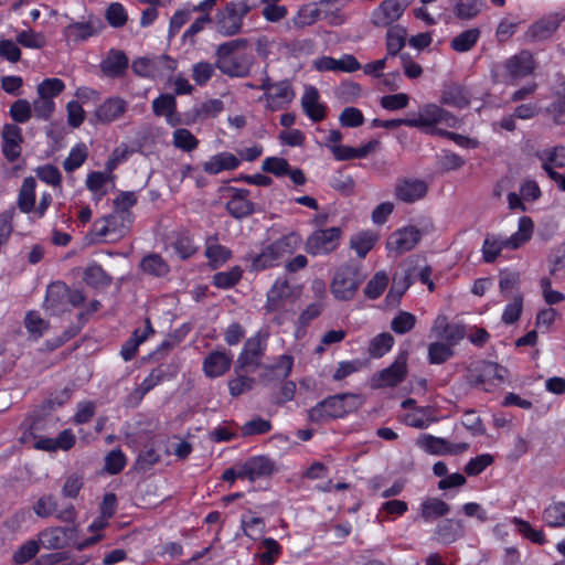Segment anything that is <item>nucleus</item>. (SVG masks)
Segmentation results:
<instances>
[{"mask_svg": "<svg viewBox=\"0 0 565 565\" xmlns=\"http://www.w3.org/2000/svg\"><path fill=\"white\" fill-rule=\"evenodd\" d=\"M363 279L364 277L359 266L344 264L334 273L330 285L331 294L337 300L350 301L355 297Z\"/></svg>", "mask_w": 565, "mask_h": 565, "instance_id": "5", "label": "nucleus"}, {"mask_svg": "<svg viewBox=\"0 0 565 565\" xmlns=\"http://www.w3.org/2000/svg\"><path fill=\"white\" fill-rule=\"evenodd\" d=\"M241 166L238 159L232 152L223 151L212 156L209 160L203 162V170L207 174L216 175L223 171H233Z\"/></svg>", "mask_w": 565, "mask_h": 565, "instance_id": "28", "label": "nucleus"}, {"mask_svg": "<svg viewBox=\"0 0 565 565\" xmlns=\"http://www.w3.org/2000/svg\"><path fill=\"white\" fill-rule=\"evenodd\" d=\"M204 256L207 258L209 267L216 270L232 258L233 253L228 247L218 243L216 235H212L206 238Z\"/></svg>", "mask_w": 565, "mask_h": 565, "instance_id": "25", "label": "nucleus"}, {"mask_svg": "<svg viewBox=\"0 0 565 565\" xmlns=\"http://www.w3.org/2000/svg\"><path fill=\"white\" fill-rule=\"evenodd\" d=\"M423 448L431 455H452L457 456L468 450V443H451L445 438L426 435L422 441Z\"/></svg>", "mask_w": 565, "mask_h": 565, "instance_id": "18", "label": "nucleus"}, {"mask_svg": "<svg viewBox=\"0 0 565 565\" xmlns=\"http://www.w3.org/2000/svg\"><path fill=\"white\" fill-rule=\"evenodd\" d=\"M250 7L246 0H232L216 13L215 28L223 36H234L242 31L244 18Z\"/></svg>", "mask_w": 565, "mask_h": 565, "instance_id": "6", "label": "nucleus"}, {"mask_svg": "<svg viewBox=\"0 0 565 565\" xmlns=\"http://www.w3.org/2000/svg\"><path fill=\"white\" fill-rule=\"evenodd\" d=\"M406 40L407 30L405 26L395 24L387 28L385 35L386 57L398 55L405 46Z\"/></svg>", "mask_w": 565, "mask_h": 565, "instance_id": "38", "label": "nucleus"}, {"mask_svg": "<svg viewBox=\"0 0 565 565\" xmlns=\"http://www.w3.org/2000/svg\"><path fill=\"white\" fill-rule=\"evenodd\" d=\"M543 521L550 527L565 525V503L555 502L550 504L543 512Z\"/></svg>", "mask_w": 565, "mask_h": 565, "instance_id": "57", "label": "nucleus"}, {"mask_svg": "<svg viewBox=\"0 0 565 565\" xmlns=\"http://www.w3.org/2000/svg\"><path fill=\"white\" fill-rule=\"evenodd\" d=\"M232 196L226 202V211L236 220H243L255 212V204L248 199L249 190L239 188H230Z\"/></svg>", "mask_w": 565, "mask_h": 565, "instance_id": "16", "label": "nucleus"}, {"mask_svg": "<svg viewBox=\"0 0 565 565\" xmlns=\"http://www.w3.org/2000/svg\"><path fill=\"white\" fill-rule=\"evenodd\" d=\"M41 544L49 550H57L64 547L65 530L62 527H51L40 533Z\"/></svg>", "mask_w": 565, "mask_h": 565, "instance_id": "55", "label": "nucleus"}, {"mask_svg": "<svg viewBox=\"0 0 565 565\" xmlns=\"http://www.w3.org/2000/svg\"><path fill=\"white\" fill-rule=\"evenodd\" d=\"M243 274L244 270L238 265L233 266L227 271H216L212 276V285L217 289H232L241 281Z\"/></svg>", "mask_w": 565, "mask_h": 565, "instance_id": "44", "label": "nucleus"}, {"mask_svg": "<svg viewBox=\"0 0 565 565\" xmlns=\"http://www.w3.org/2000/svg\"><path fill=\"white\" fill-rule=\"evenodd\" d=\"M271 429L273 425L270 420L264 419L260 416H255L241 427V434L243 437H250L256 435H265Z\"/></svg>", "mask_w": 565, "mask_h": 565, "instance_id": "62", "label": "nucleus"}, {"mask_svg": "<svg viewBox=\"0 0 565 565\" xmlns=\"http://www.w3.org/2000/svg\"><path fill=\"white\" fill-rule=\"evenodd\" d=\"M388 282V275L384 270L376 271L364 287V297L369 300L379 299L386 290Z\"/></svg>", "mask_w": 565, "mask_h": 565, "instance_id": "47", "label": "nucleus"}, {"mask_svg": "<svg viewBox=\"0 0 565 565\" xmlns=\"http://www.w3.org/2000/svg\"><path fill=\"white\" fill-rule=\"evenodd\" d=\"M450 505L439 498H428L420 503L419 515L425 522H433L446 516Z\"/></svg>", "mask_w": 565, "mask_h": 565, "instance_id": "35", "label": "nucleus"}, {"mask_svg": "<svg viewBox=\"0 0 565 565\" xmlns=\"http://www.w3.org/2000/svg\"><path fill=\"white\" fill-rule=\"evenodd\" d=\"M439 102L445 106L463 109L469 106L470 96L465 87L460 85H450L441 92Z\"/></svg>", "mask_w": 565, "mask_h": 565, "instance_id": "33", "label": "nucleus"}, {"mask_svg": "<svg viewBox=\"0 0 565 565\" xmlns=\"http://www.w3.org/2000/svg\"><path fill=\"white\" fill-rule=\"evenodd\" d=\"M50 424L51 419L45 416L40 414L30 415L20 425V441L22 444H28L32 440L36 443L41 438H49L46 434L49 433Z\"/></svg>", "mask_w": 565, "mask_h": 565, "instance_id": "15", "label": "nucleus"}, {"mask_svg": "<svg viewBox=\"0 0 565 565\" xmlns=\"http://www.w3.org/2000/svg\"><path fill=\"white\" fill-rule=\"evenodd\" d=\"M509 371L505 366L481 360L470 365L467 373V382L473 387H480L484 392H493L507 381Z\"/></svg>", "mask_w": 565, "mask_h": 565, "instance_id": "3", "label": "nucleus"}, {"mask_svg": "<svg viewBox=\"0 0 565 565\" xmlns=\"http://www.w3.org/2000/svg\"><path fill=\"white\" fill-rule=\"evenodd\" d=\"M36 199V181L33 177L23 179L18 193V207L22 213L29 214L34 210Z\"/></svg>", "mask_w": 565, "mask_h": 565, "instance_id": "36", "label": "nucleus"}, {"mask_svg": "<svg viewBox=\"0 0 565 565\" xmlns=\"http://www.w3.org/2000/svg\"><path fill=\"white\" fill-rule=\"evenodd\" d=\"M232 365V355L224 351H212L203 360L202 370L210 379L225 374Z\"/></svg>", "mask_w": 565, "mask_h": 565, "instance_id": "24", "label": "nucleus"}, {"mask_svg": "<svg viewBox=\"0 0 565 565\" xmlns=\"http://www.w3.org/2000/svg\"><path fill=\"white\" fill-rule=\"evenodd\" d=\"M536 62L533 54L527 50H522L507 58L503 63V70L511 83L519 82L532 75L535 71Z\"/></svg>", "mask_w": 565, "mask_h": 565, "instance_id": "10", "label": "nucleus"}, {"mask_svg": "<svg viewBox=\"0 0 565 565\" xmlns=\"http://www.w3.org/2000/svg\"><path fill=\"white\" fill-rule=\"evenodd\" d=\"M411 127L417 128L429 136H438L437 131L443 130L438 125L443 124L448 128H457L459 119L440 105L427 103L419 107L416 116L411 117Z\"/></svg>", "mask_w": 565, "mask_h": 565, "instance_id": "2", "label": "nucleus"}, {"mask_svg": "<svg viewBox=\"0 0 565 565\" xmlns=\"http://www.w3.org/2000/svg\"><path fill=\"white\" fill-rule=\"evenodd\" d=\"M413 0H383L372 11L371 23L376 28H391L401 19Z\"/></svg>", "mask_w": 565, "mask_h": 565, "instance_id": "9", "label": "nucleus"}, {"mask_svg": "<svg viewBox=\"0 0 565 565\" xmlns=\"http://www.w3.org/2000/svg\"><path fill=\"white\" fill-rule=\"evenodd\" d=\"M22 142V129L15 124H6L1 132V152L9 162L20 158Z\"/></svg>", "mask_w": 565, "mask_h": 565, "instance_id": "14", "label": "nucleus"}, {"mask_svg": "<svg viewBox=\"0 0 565 565\" xmlns=\"http://www.w3.org/2000/svg\"><path fill=\"white\" fill-rule=\"evenodd\" d=\"M407 352H401L395 361L380 371L379 381L383 386H396L405 380L407 373Z\"/></svg>", "mask_w": 565, "mask_h": 565, "instance_id": "21", "label": "nucleus"}, {"mask_svg": "<svg viewBox=\"0 0 565 565\" xmlns=\"http://www.w3.org/2000/svg\"><path fill=\"white\" fill-rule=\"evenodd\" d=\"M562 21L563 18L557 13L543 18L530 26V33L537 40L547 39L559 28Z\"/></svg>", "mask_w": 565, "mask_h": 565, "instance_id": "41", "label": "nucleus"}, {"mask_svg": "<svg viewBox=\"0 0 565 565\" xmlns=\"http://www.w3.org/2000/svg\"><path fill=\"white\" fill-rule=\"evenodd\" d=\"M88 157V150L85 143L81 142L71 148L68 156L63 162L66 172H74L79 169Z\"/></svg>", "mask_w": 565, "mask_h": 565, "instance_id": "51", "label": "nucleus"}, {"mask_svg": "<svg viewBox=\"0 0 565 565\" xmlns=\"http://www.w3.org/2000/svg\"><path fill=\"white\" fill-rule=\"evenodd\" d=\"M105 20L114 29L122 28L128 21V12L122 3L111 2L105 10Z\"/></svg>", "mask_w": 565, "mask_h": 565, "instance_id": "54", "label": "nucleus"}, {"mask_svg": "<svg viewBox=\"0 0 565 565\" xmlns=\"http://www.w3.org/2000/svg\"><path fill=\"white\" fill-rule=\"evenodd\" d=\"M172 246L181 259H189L198 250L194 239L189 233L178 234Z\"/></svg>", "mask_w": 565, "mask_h": 565, "instance_id": "63", "label": "nucleus"}, {"mask_svg": "<svg viewBox=\"0 0 565 565\" xmlns=\"http://www.w3.org/2000/svg\"><path fill=\"white\" fill-rule=\"evenodd\" d=\"M246 260L250 262L249 271H263L269 268H273L279 265V259L276 257L274 249H271L270 244L267 245L260 253L258 254H249L246 257Z\"/></svg>", "mask_w": 565, "mask_h": 565, "instance_id": "40", "label": "nucleus"}, {"mask_svg": "<svg viewBox=\"0 0 565 565\" xmlns=\"http://www.w3.org/2000/svg\"><path fill=\"white\" fill-rule=\"evenodd\" d=\"M241 526L246 536L252 540H258L265 532V521L260 516H241Z\"/></svg>", "mask_w": 565, "mask_h": 565, "instance_id": "60", "label": "nucleus"}, {"mask_svg": "<svg viewBox=\"0 0 565 565\" xmlns=\"http://www.w3.org/2000/svg\"><path fill=\"white\" fill-rule=\"evenodd\" d=\"M504 248L507 247L502 236L487 234L481 247L482 260L487 264L494 263Z\"/></svg>", "mask_w": 565, "mask_h": 565, "instance_id": "45", "label": "nucleus"}, {"mask_svg": "<svg viewBox=\"0 0 565 565\" xmlns=\"http://www.w3.org/2000/svg\"><path fill=\"white\" fill-rule=\"evenodd\" d=\"M247 45L248 40L243 38L218 44L214 53L217 70L228 77H246L252 68V56L238 51Z\"/></svg>", "mask_w": 565, "mask_h": 565, "instance_id": "1", "label": "nucleus"}, {"mask_svg": "<svg viewBox=\"0 0 565 565\" xmlns=\"http://www.w3.org/2000/svg\"><path fill=\"white\" fill-rule=\"evenodd\" d=\"M428 192L427 184L417 179L404 180L395 188L396 198L405 203H414L426 196Z\"/></svg>", "mask_w": 565, "mask_h": 565, "instance_id": "26", "label": "nucleus"}, {"mask_svg": "<svg viewBox=\"0 0 565 565\" xmlns=\"http://www.w3.org/2000/svg\"><path fill=\"white\" fill-rule=\"evenodd\" d=\"M265 350L266 339L263 340L259 332L248 338L244 343L243 350L238 354L235 372L238 373L239 371H244L250 365L257 366Z\"/></svg>", "mask_w": 565, "mask_h": 565, "instance_id": "11", "label": "nucleus"}, {"mask_svg": "<svg viewBox=\"0 0 565 565\" xmlns=\"http://www.w3.org/2000/svg\"><path fill=\"white\" fill-rule=\"evenodd\" d=\"M480 39V30L471 28L462 31L450 41V47L458 53H466L470 51Z\"/></svg>", "mask_w": 565, "mask_h": 565, "instance_id": "46", "label": "nucleus"}, {"mask_svg": "<svg viewBox=\"0 0 565 565\" xmlns=\"http://www.w3.org/2000/svg\"><path fill=\"white\" fill-rule=\"evenodd\" d=\"M301 245V236L296 232H290L282 235L280 238L270 243L271 249H274L276 257L280 260L286 255L295 253Z\"/></svg>", "mask_w": 565, "mask_h": 565, "instance_id": "43", "label": "nucleus"}, {"mask_svg": "<svg viewBox=\"0 0 565 565\" xmlns=\"http://www.w3.org/2000/svg\"><path fill=\"white\" fill-rule=\"evenodd\" d=\"M301 107L313 122L322 121L327 116V106L320 103V95L315 86H307L301 97Z\"/></svg>", "mask_w": 565, "mask_h": 565, "instance_id": "20", "label": "nucleus"}, {"mask_svg": "<svg viewBox=\"0 0 565 565\" xmlns=\"http://www.w3.org/2000/svg\"><path fill=\"white\" fill-rule=\"evenodd\" d=\"M138 198L134 191H120L113 201L114 210L125 215L127 218L134 220L131 209L137 204Z\"/></svg>", "mask_w": 565, "mask_h": 565, "instance_id": "50", "label": "nucleus"}, {"mask_svg": "<svg viewBox=\"0 0 565 565\" xmlns=\"http://www.w3.org/2000/svg\"><path fill=\"white\" fill-rule=\"evenodd\" d=\"M422 233L415 226H405L393 232L387 242L386 247L390 252L397 255L412 250L420 241Z\"/></svg>", "mask_w": 565, "mask_h": 565, "instance_id": "12", "label": "nucleus"}, {"mask_svg": "<svg viewBox=\"0 0 565 565\" xmlns=\"http://www.w3.org/2000/svg\"><path fill=\"white\" fill-rule=\"evenodd\" d=\"M395 343L394 337L388 332L375 335L369 344L367 352L374 359H380L390 352Z\"/></svg>", "mask_w": 565, "mask_h": 565, "instance_id": "49", "label": "nucleus"}, {"mask_svg": "<svg viewBox=\"0 0 565 565\" xmlns=\"http://www.w3.org/2000/svg\"><path fill=\"white\" fill-rule=\"evenodd\" d=\"M416 316L408 311H398L391 321V330L396 334H405L416 326Z\"/></svg>", "mask_w": 565, "mask_h": 565, "instance_id": "58", "label": "nucleus"}, {"mask_svg": "<svg viewBox=\"0 0 565 565\" xmlns=\"http://www.w3.org/2000/svg\"><path fill=\"white\" fill-rule=\"evenodd\" d=\"M129 104L119 96L107 97L94 111L97 122L109 125L121 118L128 111Z\"/></svg>", "mask_w": 565, "mask_h": 565, "instance_id": "13", "label": "nucleus"}, {"mask_svg": "<svg viewBox=\"0 0 565 565\" xmlns=\"http://www.w3.org/2000/svg\"><path fill=\"white\" fill-rule=\"evenodd\" d=\"M96 22L98 25H95V22L92 20L85 22H72L64 28L63 35L68 42H85L89 38L99 34L103 25L99 20H96Z\"/></svg>", "mask_w": 565, "mask_h": 565, "instance_id": "23", "label": "nucleus"}, {"mask_svg": "<svg viewBox=\"0 0 565 565\" xmlns=\"http://www.w3.org/2000/svg\"><path fill=\"white\" fill-rule=\"evenodd\" d=\"M86 297L79 289H72L63 281H54L46 288L44 306L52 315H60L73 308L81 307Z\"/></svg>", "mask_w": 565, "mask_h": 565, "instance_id": "4", "label": "nucleus"}, {"mask_svg": "<svg viewBox=\"0 0 565 565\" xmlns=\"http://www.w3.org/2000/svg\"><path fill=\"white\" fill-rule=\"evenodd\" d=\"M465 533L466 526L463 521L451 518H444L434 530V536L444 545L457 542L465 536Z\"/></svg>", "mask_w": 565, "mask_h": 565, "instance_id": "17", "label": "nucleus"}, {"mask_svg": "<svg viewBox=\"0 0 565 565\" xmlns=\"http://www.w3.org/2000/svg\"><path fill=\"white\" fill-rule=\"evenodd\" d=\"M341 236L342 231L338 226L316 230L308 236L305 249L311 256L329 255L339 247Z\"/></svg>", "mask_w": 565, "mask_h": 565, "instance_id": "7", "label": "nucleus"}, {"mask_svg": "<svg viewBox=\"0 0 565 565\" xmlns=\"http://www.w3.org/2000/svg\"><path fill=\"white\" fill-rule=\"evenodd\" d=\"M409 287V281L403 280L396 273L393 277L392 286L385 296V305L390 308L398 307Z\"/></svg>", "mask_w": 565, "mask_h": 565, "instance_id": "52", "label": "nucleus"}, {"mask_svg": "<svg viewBox=\"0 0 565 565\" xmlns=\"http://www.w3.org/2000/svg\"><path fill=\"white\" fill-rule=\"evenodd\" d=\"M486 7V0H456L452 7L455 17L462 21L475 19Z\"/></svg>", "mask_w": 565, "mask_h": 565, "instance_id": "42", "label": "nucleus"}, {"mask_svg": "<svg viewBox=\"0 0 565 565\" xmlns=\"http://www.w3.org/2000/svg\"><path fill=\"white\" fill-rule=\"evenodd\" d=\"M127 465V458L124 451L119 448L110 450L105 457L104 470L108 475L120 473Z\"/></svg>", "mask_w": 565, "mask_h": 565, "instance_id": "64", "label": "nucleus"}, {"mask_svg": "<svg viewBox=\"0 0 565 565\" xmlns=\"http://www.w3.org/2000/svg\"><path fill=\"white\" fill-rule=\"evenodd\" d=\"M84 282L94 289H105L113 282V278L100 264L93 263L83 271Z\"/></svg>", "mask_w": 565, "mask_h": 565, "instance_id": "34", "label": "nucleus"}, {"mask_svg": "<svg viewBox=\"0 0 565 565\" xmlns=\"http://www.w3.org/2000/svg\"><path fill=\"white\" fill-rule=\"evenodd\" d=\"M350 394L342 393L333 396H328L317 403L308 412V418L313 423H321L332 418H342L347 415L344 401Z\"/></svg>", "mask_w": 565, "mask_h": 565, "instance_id": "8", "label": "nucleus"}, {"mask_svg": "<svg viewBox=\"0 0 565 565\" xmlns=\"http://www.w3.org/2000/svg\"><path fill=\"white\" fill-rule=\"evenodd\" d=\"M166 376L167 367L164 365L161 364L153 367L143 381L135 388L131 396H136L138 402L142 401L150 391L164 381Z\"/></svg>", "mask_w": 565, "mask_h": 565, "instance_id": "37", "label": "nucleus"}, {"mask_svg": "<svg viewBox=\"0 0 565 565\" xmlns=\"http://www.w3.org/2000/svg\"><path fill=\"white\" fill-rule=\"evenodd\" d=\"M380 236L376 232L370 230L360 231L351 236L350 248L355 252L359 258L363 259L374 248Z\"/></svg>", "mask_w": 565, "mask_h": 565, "instance_id": "32", "label": "nucleus"}, {"mask_svg": "<svg viewBox=\"0 0 565 565\" xmlns=\"http://www.w3.org/2000/svg\"><path fill=\"white\" fill-rule=\"evenodd\" d=\"M76 443L75 435L71 429L62 430L56 438H41L34 443L33 447L38 450L56 451L58 449L67 451Z\"/></svg>", "mask_w": 565, "mask_h": 565, "instance_id": "30", "label": "nucleus"}, {"mask_svg": "<svg viewBox=\"0 0 565 565\" xmlns=\"http://www.w3.org/2000/svg\"><path fill=\"white\" fill-rule=\"evenodd\" d=\"M349 1L350 0H319L316 3L321 19L329 25L339 26L347 21L343 8Z\"/></svg>", "mask_w": 565, "mask_h": 565, "instance_id": "22", "label": "nucleus"}, {"mask_svg": "<svg viewBox=\"0 0 565 565\" xmlns=\"http://www.w3.org/2000/svg\"><path fill=\"white\" fill-rule=\"evenodd\" d=\"M129 66V60L121 50L110 49L107 56L102 60L99 67L102 73L109 78H120L125 76Z\"/></svg>", "mask_w": 565, "mask_h": 565, "instance_id": "19", "label": "nucleus"}, {"mask_svg": "<svg viewBox=\"0 0 565 565\" xmlns=\"http://www.w3.org/2000/svg\"><path fill=\"white\" fill-rule=\"evenodd\" d=\"M274 87L266 98V107L273 111L286 108L295 97L292 86L287 79L276 82Z\"/></svg>", "mask_w": 565, "mask_h": 565, "instance_id": "27", "label": "nucleus"}, {"mask_svg": "<svg viewBox=\"0 0 565 565\" xmlns=\"http://www.w3.org/2000/svg\"><path fill=\"white\" fill-rule=\"evenodd\" d=\"M242 466L243 475L250 481L268 477L275 470L274 461L266 456L250 457Z\"/></svg>", "mask_w": 565, "mask_h": 565, "instance_id": "29", "label": "nucleus"}, {"mask_svg": "<svg viewBox=\"0 0 565 565\" xmlns=\"http://www.w3.org/2000/svg\"><path fill=\"white\" fill-rule=\"evenodd\" d=\"M142 271L156 277H163L170 271L169 264L159 254L146 255L140 263Z\"/></svg>", "mask_w": 565, "mask_h": 565, "instance_id": "48", "label": "nucleus"}, {"mask_svg": "<svg viewBox=\"0 0 565 565\" xmlns=\"http://www.w3.org/2000/svg\"><path fill=\"white\" fill-rule=\"evenodd\" d=\"M282 554V546L273 537H265L260 542L259 552L255 557L258 565H274Z\"/></svg>", "mask_w": 565, "mask_h": 565, "instance_id": "39", "label": "nucleus"}, {"mask_svg": "<svg viewBox=\"0 0 565 565\" xmlns=\"http://www.w3.org/2000/svg\"><path fill=\"white\" fill-rule=\"evenodd\" d=\"M534 223L530 216H522L519 220L518 231L509 237H503L508 249H518L526 244L533 236Z\"/></svg>", "mask_w": 565, "mask_h": 565, "instance_id": "31", "label": "nucleus"}, {"mask_svg": "<svg viewBox=\"0 0 565 565\" xmlns=\"http://www.w3.org/2000/svg\"><path fill=\"white\" fill-rule=\"evenodd\" d=\"M24 327L30 335L36 340L49 329V322L38 311L33 310L25 315Z\"/></svg>", "mask_w": 565, "mask_h": 565, "instance_id": "61", "label": "nucleus"}, {"mask_svg": "<svg viewBox=\"0 0 565 565\" xmlns=\"http://www.w3.org/2000/svg\"><path fill=\"white\" fill-rule=\"evenodd\" d=\"M215 63H210L207 61H200L192 65V79L198 86H205L210 79L214 76Z\"/></svg>", "mask_w": 565, "mask_h": 565, "instance_id": "59", "label": "nucleus"}, {"mask_svg": "<svg viewBox=\"0 0 565 565\" xmlns=\"http://www.w3.org/2000/svg\"><path fill=\"white\" fill-rule=\"evenodd\" d=\"M152 113L157 117H169L177 109V99L172 94H160L152 100Z\"/></svg>", "mask_w": 565, "mask_h": 565, "instance_id": "56", "label": "nucleus"}, {"mask_svg": "<svg viewBox=\"0 0 565 565\" xmlns=\"http://www.w3.org/2000/svg\"><path fill=\"white\" fill-rule=\"evenodd\" d=\"M322 20L316 2L303 4L298 10L294 18V25L297 28H305L315 24L317 21Z\"/></svg>", "mask_w": 565, "mask_h": 565, "instance_id": "53", "label": "nucleus"}]
</instances>
